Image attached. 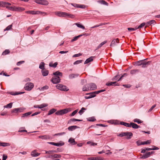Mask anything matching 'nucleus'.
<instances>
[{
  "mask_svg": "<svg viewBox=\"0 0 160 160\" xmlns=\"http://www.w3.org/2000/svg\"><path fill=\"white\" fill-rule=\"evenodd\" d=\"M98 2L101 3V4L105 5L107 6L108 5V3L106 1L103 0H99L98 1Z\"/></svg>",
  "mask_w": 160,
  "mask_h": 160,
  "instance_id": "34",
  "label": "nucleus"
},
{
  "mask_svg": "<svg viewBox=\"0 0 160 160\" xmlns=\"http://www.w3.org/2000/svg\"><path fill=\"white\" fill-rule=\"evenodd\" d=\"M48 88V86L47 85L45 86L42 87L41 88V90L43 91L47 90Z\"/></svg>",
  "mask_w": 160,
  "mask_h": 160,
  "instance_id": "52",
  "label": "nucleus"
},
{
  "mask_svg": "<svg viewBox=\"0 0 160 160\" xmlns=\"http://www.w3.org/2000/svg\"><path fill=\"white\" fill-rule=\"evenodd\" d=\"M32 113L31 112H28L22 114V117H25L30 115Z\"/></svg>",
  "mask_w": 160,
  "mask_h": 160,
  "instance_id": "39",
  "label": "nucleus"
},
{
  "mask_svg": "<svg viewBox=\"0 0 160 160\" xmlns=\"http://www.w3.org/2000/svg\"><path fill=\"white\" fill-rule=\"evenodd\" d=\"M65 133V132H62L55 134L54 136L62 135Z\"/></svg>",
  "mask_w": 160,
  "mask_h": 160,
  "instance_id": "62",
  "label": "nucleus"
},
{
  "mask_svg": "<svg viewBox=\"0 0 160 160\" xmlns=\"http://www.w3.org/2000/svg\"><path fill=\"white\" fill-rule=\"evenodd\" d=\"M130 125L131 127L134 129H137L140 127L136 123L133 122H130Z\"/></svg>",
  "mask_w": 160,
  "mask_h": 160,
  "instance_id": "19",
  "label": "nucleus"
},
{
  "mask_svg": "<svg viewBox=\"0 0 160 160\" xmlns=\"http://www.w3.org/2000/svg\"><path fill=\"white\" fill-rule=\"evenodd\" d=\"M55 152H56L54 150H49L48 151H45V153L50 154L51 153H55Z\"/></svg>",
  "mask_w": 160,
  "mask_h": 160,
  "instance_id": "51",
  "label": "nucleus"
},
{
  "mask_svg": "<svg viewBox=\"0 0 160 160\" xmlns=\"http://www.w3.org/2000/svg\"><path fill=\"white\" fill-rule=\"evenodd\" d=\"M104 158L101 157H91L88 158V159L90 160H103Z\"/></svg>",
  "mask_w": 160,
  "mask_h": 160,
  "instance_id": "15",
  "label": "nucleus"
},
{
  "mask_svg": "<svg viewBox=\"0 0 160 160\" xmlns=\"http://www.w3.org/2000/svg\"><path fill=\"white\" fill-rule=\"evenodd\" d=\"M38 138H41L42 139H49L51 138V137L48 135H44V136H40L38 137Z\"/></svg>",
  "mask_w": 160,
  "mask_h": 160,
  "instance_id": "17",
  "label": "nucleus"
},
{
  "mask_svg": "<svg viewBox=\"0 0 160 160\" xmlns=\"http://www.w3.org/2000/svg\"><path fill=\"white\" fill-rule=\"evenodd\" d=\"M16 7L15 6H7L6 8L10 10L15 11Z\"/></svg>",
  "mask_w": 160,
  "mask_h": 160,
  "instance_id": "31",
  "label": "nucleus"
},
{
  "mask_svg": "<svg viewBox=\"0 0 160 160\" xmlns=\"http://www.w3.org/2000/svg\"><path fill=\"white\" fill-rule=\"evenodd\" d=\"M139 71L138 69H133L130 71V73L131 74L133 75L138 73Z\"/></svg>",
  "mask_w": 160,
  "mask_h": 160,
  "instance_id": "24",
  "label": "nucleus"
},
{
  "mask_svg": "<svg viewBox=\"0 0 160 160\" xmlns=\"http://www.w3.org/2000/svg\"><path fill=\"white\" fill-rule=\"evenodd\" d=\"M52 157H54V158H59L61 157V155L60 154H54L52 155Z\"/></svg>",
  "mask_w": 160,
  "mask_h": 160,
  "instance_id": "46",
  "label": "nucleus"
},
{
  "mask_svg": "<svg viewBox=\"0 0 160 160\" xmlns=\"http://www.w3.org/2000/svg\"><path fill=\"white\" fill-rule=\"evenodd\" d=\"M12 27V25H10L8 26L4 30V31H6V30H9L11 29Z\"/></svg>",
  "mask_w": 160,
  "mask_h": 160,
  "instance_id": "54",
  "label": "nucleus"
},
{
  "mask_svg": "<svg viewBox=\"0 0 160 160\" xmlns=\"http://www.w3.org/2000/svg\"><path fill=\"white\" fill-rule=\"evenodd\" d=\"M82 60H77L74 62L73 64L74 65L78 64L79 63H81L82 62Z\"/></svg>",
  "mask_w": 160,
  "mask_h": 160,
  "instance_id": "53",
  "label": "nucleus"
},
{
  "mask_svg": "<svg viewBox=\"0 0 160 160\" xmlns=\"http://www.w3.org/2000/svg\"><path fill=\"white\" fill-rule=\"evenodd\" d=\"M41 72L42 73V75L43 76H47L48 74V70L45 69V70H42L41 71Z\"/></svg>",
  "mask_w": 160,
  "mask_h": 160,
  "instance_id": "22",
  "label": "nucleus"
},
{
  "mask_svg": "<svg viewBox=\"0 0 160 160\" xmlns=\"http://www.w3.org/2000/svg\"><path fill=\"white\" fill-rule=\"evenodd\" d=\"M82 91H86L90 90L88 84L84 85L82 88Z\"/></svg>",
  "mask_w": 160,
  "mask_h": 160,
  "instance_id": "20",
  "label": "nucleus"
},
{
  "mask_svg": "<svg viewBox=\"0 0 160 160\" xmlns=\"http://www.w3.org/2000/svg\"><path fill=\"white\" fill-rule=\"evenodd\" d=\"M55 14L56 15L59 17L69 18H73L75 17V16L73 15L70 14L66 12H55Z\"/></svg>",
  "mask_w": 160,
  "mask_h": 160,
  "instance_id": "2",
  "label": "nucleus"
},
{
  "mask_svg": "<svg viewBox=\"0 0 160 160\" xmlns=\"http://www.w3.org/2000/svg\"><path fill=\"white\" fill-rule=\"evenodd\" d=\"M82 121V120L78 119H75V118H72V119H70L68 121V123L72 124V122H76V121L80 122V121Z\"/></svg>",
  "mask_w": 160,
  "mask_h": 160,
  "instance_id": "13",
  "label": "nucleus"
},
{
  "mask_svg": "<svg viewBox=\"0 0 160 160\" xmlns=\"http://www.w3.org/2000/svg\"><path fill=\"white\" fill-rule=\"evenodd\" d=\"M132 136L133 134L131 132H121L118 135L119 136L121 137L126 136V138L128 139H130Z\"/></svg>",
  "mask_w": 160,
  "mask_h": 160,
  "instance_id": "3",
  "label": "nucleus"
},
{
  "mask_svg": "<svg viewBox=\"0 0 160 160\" xmlns=\"http://www.w3.org/2000/svg\"><path fill=\"white\" fill-rule=\"evenodd\" d=\"M88 85L89 87L90 90H94L97 88V86L94 83L88 84Z\"/></svg>",
  "mask_w": 160,
  "mask_h": 160,
  "instance_id": "10",
  "label": "nucleus"
},
{
  "mask_svg": "<svg viewBox=\"0 0 160 160\" xmlns=\"http://www.w3.org/2000/svg\"><path fill=\"white\" fill-rule=\"evenodd\" d=\"M75 24L78 28H81L83 29H85L84 27L81 24L78 23H75Z\"/></svg>",
  "mask_w": 160,
  "mask_h": 160,
  "instance_id": "44",
  "label": "nucleus"
},
{
  "mask_svg": "<svg viewBox=\"0 0 160 160\" xmlns=\"http://www.w3.org/2000/svg\"><path fill=\"white\" fill-rule=\"evenodd\" d=\"M151 62L150 61H148V62H146L144 61V60L143 61L142 64V68H145L147 67V65H149Z\"/></svg>",
  "mask_w": 160,
  "mask_h": 160,
  "instance_id": "18",
  "label": "nucleus"
},
{
  "mask_svg": "<svg viewBox=\"0 0 160 160\" xmlns=\"http://www.w3.org/2000/svg\"><path fill=\"white\" fill-rule=\"evenodd\" d=\"M24 93V92H15V93H14L13 92H11L10 94L12 95H18V94H22V93Z\"/></svg>",
  "mask_w": 160,
  "mask_h": 160,
  "instance_id": "41",
  "label": "nucleus"
},
{
  "mask_svg": "<svg viewBox=\"0 0 160 160\" xmlns=\"http://www.w3.org/2000/svg\"><path fill=\"white\" fill-rule=\"evenodd\" d=\"M87 144H91V146H96L97 145V143L93 142L90 141H88L87 142Z\"/></svg>",
  "mask_w": 160,
  "mask_h": 160,
  "instance_id": "49",
  "label": "nucleus"
},
{
  "mask_svg": "<svg viewBox=\"0 0 160 160\" xmlns=\"http://www.w3.org/2000/svg\"><path fill=\"white\" fill-rule=\"evenodd\" d=\"M2 147L9 146L10 145L9 143L4 142H2Z\"/></svg>",
  "mask_w": 160,
  "mask_h": 160,
  "instance_id": "45",
  "label": "nucleus"
},
{
  "mask_svg": "<svg viewBox=\"0 0 160 160\" xmlns=\"http://www.w3.org/2000/svg\"><path fill=\"white\" fill-rule=\"evenodd\" d=\"M50 144L54 146L60 147L63 145L64 144V142H61L60 143H55L52 142H48Z\"/></svg>",
  "mask_w": 160,
  "mask_h": 160,
  "instance_id": "9",
  "label": "nucleus"
},
{
  "mask_svg": "<svg viewBox=\"0 0 160 160\" xmlns=\"http://www.w3.org/2000/svg\"><path fill=\"white\" fill-rule=\"evenodd\" d=\"M156 104H155V105H153L152 106V107H151V108L149 110L148 112H150L151 111L153 110V109L155 107H156Z\"/></svg>",
  "mask_w": 160,
  "mask_h": 160,
  "instance_id": "59",
  "label": "nucleus"
},
{
  "mask_svg": "<svg viewBox=\"0 0 160 160\" xmlns=\"http://www.w3.org/2000/svg\"><path fill=\"white\" fill-rule=\"evenodd\" d=\"M24 110L23 108L21 107L19 108H15L12 110V113H18L22 112Z\"/></svg>",
  "mask_w": 160,
  "mask_h": 160,
  "instance_id": "6",
  "label": "nucleus"
},
{
  "mask_svg": "<svg viewBox=\"0 0 160 160\" xmlns=\"http://www.w3.org/2000/svg\"><path fill=\"white\" fill-rule=\"evenodd\" d=\"M56 111V109L55 108H52L49 111L48 114V115H49L53 113Z\"/></svg>",
  "mask_w": 160,
  "mask_h": 160,
  "instance_id": "30",
  "label": "nucleus"
},
{
  "mask_svg": "<svg viewBox=\"0 0 160 160\" xmlns=\"http://www.w3.org/2000/svg\"><path fill=\"white\" fill-rule=\"evenodd\" d=\"M86 110V108L83 107L81 108V110L79 111L78 113L80 115H81L84 112V111Z\"/></svg>",
  "mask_w": 160,
  "mask_h": 160,
  "instance_id": "37",
  "label": "nucleus"
},
{
  "mask_svg": "<svg viewBox=\"0 0 160 160\" xmlns=\"http://www.w3.org/2000/svg\"><path fill=\"white\" fill-rule=\"evenodd\" d=\"M48 2L45 0H41V2L40 4L46 5L48 4Z\"/></svg>",
  "mask_w": 160,
  "mask_h": 160,
  "instance_id": "38",
  "label": "nucleus"
},
{
  "mask_svg": "<svg viewBox=\"0 0 160 160\" xmlns=\"http://www.w3.org/2000/svg\"><path fill=\"white\" fill-rule=\"evenodd\" d=\"M145 60H146V59H145ZM144 60H145V59H144L143 60H140V61L135 62V63L136 65L137 66H141V65H142V63L143 61Z\"/></svg>",
  "mask_w": 160,
  "mask_h": 160,
  "instance_id": "28",
  "label": "nucleus"
},
{
  "mask_svg": "<svg viewBox=\"0 0 160 160\" xmlns=\"http://www.w3.org/2000/svg\"><path fill=\"white\" fill-rule=\"evenodd\" d=\"M150 156V153L149 152H146L145 154L143 155L141 158L145 159L149 157Z\"/></svg>",
  "mask_w": 160,
  "mask_h": 160,
  "instance_id": "23",
  "label": "nucleus"
},
{
  "mask_svg": "<svg viewBox=\"0 0 160 160\" xmlns=\"http://www.w3.org/2000/svg\"><path fill=\"white\" fill-rule=\"evenodd\" d=\"M133 121L134 122H136L138 124L141 123L142 122L141 120L138 118L134 119L133 120Z\"/></svg>",
  "mask_w": 160,
  "mask_h": 160,
  "instance_id": "40",
  "label": "nucleus"
},
{
  "mask_svg": "<svg viewBox=\"0 0 160 160\" xmlns=\"http://www.w3.org/2000/svg\"><path fill=\"white\" fill-rule=\"evenodd\" d=\"M68 142L72 144V145H75L77 143V142L75 141L74 139L72 138H69L68 140Z\"/></svg>",
  "mask_w": 160,
  "mask_h": 160,
  "instance_id": "26",
  "label": "nucleus"
},
{
  "mask_svg": "<svg viewBox=\"0 0 160 160\" xmlns=\"http://www.w3.org/2000/svg\"><path fill=\"white\" fill-rule=\"evenodd\" d=\"M78 76L79 74H71L69 75V78L70 79H72L73 78H75V77H78Z\"/></svg>",
  "mask_w": 160,
  "mask_h": 160,
  "instance_id": "25",
  "label": "nucleus"
},
{
  "mask_svg": "<svg viewBox=\"0 0 160 160\" xmlns=\"http://www.w3.org/2000/svg\"><path fill=\"white\" fill-rule=\"evenodd\" d=\"M146 24L145 22H143L138 27V28H140L144 27Z\"/></svg>",
  "mask_w": 160,
  "mask_h": 160,
  "instance_id": "57",
  "label": "nucleus"
},
{
  "mask_svg": "<svg viewBox=\"0 0 160 160\" xmlns=\"http://www.w3.org/2000/svg\"><path fill=\"white\" fill-rule=\"evenodd\" d=\"M79 38L78 36H76L71 41V42H73L74 41H76Z\"/></svg>",
  "mask_w": 160,
  "mask_h": 160,
  "instance_id": "63",
  "label": "nucleus"
},
{
  "mask_svg": "<svg viewBox=\"0 0 160 160\" xmlns=\"http://www.w3.org/2000/svg\"><path fill=\"white\" fill-rule=\"evenodd\" d=\"M10 53V51L9 50L6 49L5 50L4 52H3L2 55H6L9 54Z\"/></svg>",
  "mask_w": 160,
  "mask_h": 160,
  "instance_id": "43",
  "label": "nucleus"
},
{
  "mask_svg": "<svg viewBox=\"0 0 160 160\" xmlns=\"http://www.w3.org/2000/svg\"><path fill=\"white\" fill-rule=\"evenodd\" d=\"M5 2L0 1V7H3L5 5Z\"/></svg>",
  "mask_w": 160,
  "mask_h": 160,
  "instance_id": "60",
  "label": "nucleus"
},
{
  "mask_svg": "<svg viewBox=\"0 0 160 160\" xmlns=\"http://www.w3.org/2000/svg\"><path fill=\"white\" fill-rule=\"evenodd\" d=\"M57 88L62 91H68L69 89L65 86L61 84H58L56 86Z\"/></svg>",
  "mask_w": 160,
  "mask_h": 160,
  "instance_id": "5",
  "label": "nucleus"
},
{
  "mask_svg": "<svg viewBox=\"0 0 160 160\" xmlns=\"http://www.w3.org/2000/svg\"><path fill=\"white\" fill-rule=\"evenodd\" d=\"M24 10L23 8L16 7L15 11H24Z\"/></svg>",
  "mask_w": 160,
  "mask_h": 160,
  "instance_id": "29",
  "label": "nucleus"
},
{
  "mask_svg": "<svg viewBox=\"0 0 160 160\" xmlns=\"http://www.w3.org/2000/svg\"><path fill=\"white\" fill-rule=\"evenodd\" d=\"M86 94L89 95V96H85L84 97L85 98L88 99L94 97L96 96V94L95 92H94L91 93H87Z\"/></svg>",
  "mask_w": 160,
  "mask_h": 160,
  "instance_id": "8",
  "label": "nucleus"
},
{
  "mask_svg": "<svg viewBox=\"0 0 160 160\" xmlns=\"http://www.w3.org/2000/svg\"><path fill=\"white\" fill-rule=\"evenodd\" d=\"M79 128V127L77 126H72L69 127L68 129L69 131H72L77 128Z\"/></svg>",
  "mask_w": 160,
  "mask_h": 160,
  "instance_id": "16",
  "label": "nucleus"
},
{
  "mask_svg": "<svg viewBox=\"0 0 160 160\" xmlns=\"http://www.w3.org/2000/svg\"><path fill=\"white\" fill-rule=\"evenodd\" d=\"M48 106V104L46 103H43L39 105V107L40 109L43 108L44 107H47Z\"/></svg>",
  "mask_w": 160,
  "mask_h": 160,
  "instance_id": "47",
  "label": "nucleus"
},
{
  "mask_svg": "<svg viewBox=\"0 0 160 160\" xmlns=\"http://www.w3.org/2000/svg\"><path fill=\"white\" fill-rule=\"evenodd\" d=\"M12 103L10 102L9 104H7L6 105H5L4 106V108H12Z\"/></svg>",
  "mask_w": 160,
  "mask_h": 160,
  "instance_id": "33",
  "label": "nucleus"
},
{
  "mask_svg": "<svg viewBox=\"0 0 160 160\" xmlns=\"http://www.w3.org/2000/svg\"><path fill=\"white\" fill-rule=\"evenodd\" d=\"M105 91V89H102L98 91H95V92L96 94H98L99 93L104 92Z\"/></svg>",
  "mask_w": 160,
  "mask_h": 160,
  "instance_id": "56",
  "label": "nucleus"
},
{
  "mask_svg": "<svg viewBox=\"0 0 160 160\" xmlns=\"http://www.w3.org/2000/svg\"><path fill=\"white\" fill-rule=\"evenodd\" d=\"M119 43V39L118 38L116 39H114L111 42V43L110 45V46H113L116 45V43Z\"/></svg>",
  "mask_w": 160,
  "mask_h": 160,
  "instance_id": "14",
  "label": "nucleus"
},
{
  "mask_svg": "<svg viewBox=\"0 0 160 160\" xmlns=\"http://www.w3.org/2000/svg\"><path fill=\"white\" fill-rule=\"evenodd\" d=\"M34 87V84L32 82H28L26 84L24 87L25 89L28 91L31 90Z\"/></svg>",
  "mask_w": 160,
  "mask_h": 160,
  "instance_id": "4",
  "label": "nucleus"
},
{
  "mask_svg": "<svg viewBox=\"0 0 160 160\" xmlns=\"http://www.w3.org/2000/svg\"><path fill=\"white\" fill-rule=\"evenodd\" d=\"M68 112V111L67 109H64L56 112L55 114L57 115H62L67 113Z\"/></svg>",
  "mask_w": 160,
  "mask_h": 160,
  "instance_id": "7",
  "label": "nucleus"
},
{
  "mask_svg": "<svg viewBox=\"0 0 160 160\" xmlns=\"http://www.w3.org/2000/svg\"><path fill=\"white\" fill-rule=\"evenodd\" d=\"M155 22V21L154 20H151L147 22L146 23V24L147 25H151L153 23Z\"/></svg>",
  "mask_w": 160,
  "mask_h": 160,
  "instance_id": "50",
  "label": "nucleus"
},
{
  "mask_svg": "<svg viewBox=\"0 0 160 160\" xmlns=\"http://www.w3.org/2000/svg\"><path fill=\"white\" fill-rule=\"evenodd\" d=\"M120 124L123 125L126 127H131V126L130 125V123H128L126 122H121L120 123Z\"/></svg>",
  "mask_w": 160,
  "mask_h": 160,
  "instance_id": "27",
  "label": "nucleus"
},
{
  "mask_svg": "<svg viewBox=\"0 0 160 160\" xmlns=\"http://www.w3.org/2000/svg\"><path fill=\"white\" fill-rule=\"evenodd\" d=\"M82 54L81 53H79L78 54H75L73 56V57H77L80 56H81Z\"/></svg>",
  "mask_w": 160,
  "mask_h": 160,
  "instance_id": "61",
  "label": "nucleus"
},
{
  "mask_svg": "<svg viewBox=\"0 0 160 160\" xmlns=\"http://www.w3.org/2000/svg\"><path fill=\"white\" fill-rule=\"evenodd\" d=\"M78 110L77 109L73 111L71 113V116H74L78 112Z\"/></svg>",
  "mask_w": 160,
  "mask_h": 160,
  "instance_id": "58",
  "label": "nucleus"
},
{
  "mask_svg": "<svg viewBox=\"0 0 160 160\" xmlns=\"http://www.w3.org/2000/svg\"><path fill=\"white\" fill-rule=\"evenodd\" d=\"M27 13L30 14L32 15L35 14V11H27L25 12Z\"/></svg>",
  "mask_w": 160,
  "mask_h": 160,
  "instance_id": "36",
  "label": "nucleus"
},
{
  "mask_svg": "<svg viewBox=\"0 0 160 160\" xmlns=\"http://www.w3.org/2000/svg\"><path fill=\"white\" fill-rule=\"evenodd\" d=\"M53 75H54L51 80V81L53 83L56 84L60 82V78L62 77V72L57 71L53 72Z\"/></svg>",
  "mask_w": 160,
  "mask_h": 160,
  "instance_id": "1",
  "label": "nucleus"
},
{
  "mask_svg": "<svg viewBox=\"0 0 160 160\" xmlns=\"http://www.w3.org/2000/svg\"><path fill=\"white\" fill-rule=\"evenodd\" d=\"M118 75H116L115 76H114L112 79V80L113 81L114 80H118Z\"/></svg>",
  "mask_w": 160,
  "mask_h": 160,
  "instance_id": "64",
  "label": "nucleus"
},
{
  "mask_svg": "<svg viewBox=\"0 0 160 160\" xmlns=\"http://www.w3.org/2000/svg\"><path fill=\"white\" fill-rule=\"evenodd\" d=\"M107 42V41H105L102 42H101L98 47L97 49H98L99 48H100L102 45H103L104 44L106 43Z\"/></svg>",
  "mask_w": 160,
  "mask_h": 160,
  "instance_id": "35",
  "label": "nucleus"
},
{
  "mask_svg": "<svg viewBox=\"0 0 160 160\" xmlns=\"http://www.w3.org/2000/svg\"><path fill=\"white\" fill-rule=\"evenodd\" d=\"M151 143V142L150 141V140H147L145 142H142V145L144 144H150Z\"/></svg>",
  "mask_w": 160,
  "mask_h": 160,
  "instance_id": "55",
  "label": "nucleus"
},
{
  "mask_svg": "<svg viewBox=\"0 0 160 160\" xmlns=\"http://www.w3.org/2000/svg\"><path fill=\"white\" fill-rule=\"evenodd\" d=\"M95 58V57L94 56H91L89 58L87 59L84 62V64H87L93 60V59Z\"/></svg>",
  "mask_w": 160,
  "mask_h": 160,
  "instance_id": "12",
  "label": "nucleus"
},
{
  "mask_svg": "<svg viewBox=\"0 0 160 160\" xmlns=\"http://www.w3.org/2000/svg\"><path fill=\"white\" fill-rule=\"evenodd\" d=\"M116 82H108L107 83L106 85L107 86H118V84H116Z\"/></svg>",
  "mask_w": 160,
  "mask_h": 160,
  "instance_id": "21",
  "label": "nucleus"
},
{
  "mask_svg": "<svg viewBox=\"0 0 160 160\" xmlns=\"http://www.w3.org/2000/svg\"><path fill=\"white\" fill-rule=\"evenodd\" d=\"M87 120L89 122H93L96 120L94 117H91L87 118Z\"/></svg>",
  "mask_w": 160,
  "mask_h": 160,
  "instance_id": "42",
  "label": "nucleus"
},
{
  "mask_svg": "<svg viewBox=\"0 0 160 160\" xmlns=\"http://www.w3.org/2000/svg\"><path fill=\"white\" fill-rule=\"evenodd\" d=\"M37 150H35L31 152V155L33 157H36L39 156L40 153L37 152Z\"/></svg>",
  "mask_w": 160,
  "mask_h": 160,
  "instance_id": "11",
  "label": "nucleus"
},
{
  "mask_svg": "<svg viewBox=\"0 0 160 160\" xmlns=\"http://www.w3.org/2000/svg\"><path fill=\"white\" fill-rule=\"evenodd\" d=\"M44 63L43 62H42L39 65V68L42 70L44 69Z\"/></svg>",
  "mask_w": 160,
  "mask_h": 160,
  "instance_id": "32",
  "label": "nucleus"
},
{
  "mask_svg": "<svg viewBox=\"0 0 160 160\" xmlns=\"http://www.w3.org/2000/svg\"><path fill=\"white\" fill-rule=\"evenodd\" d=\"M58 65V63L57 62H55L53 64H52L51 63H50L49 66L51 67H53L54 68H56Z\"/></svg>",
  "mask_w": 160,
  "mask_h": 160,
  "instance_id": "48",
  "label": "nucleus"
}]
</instances>
